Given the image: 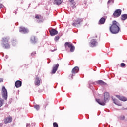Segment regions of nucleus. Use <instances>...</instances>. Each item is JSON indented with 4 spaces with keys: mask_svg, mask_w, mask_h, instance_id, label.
Instances as JSON below:
<instances>
[{
    "mask_svg": "<svg viewBox=\"0 0 127 127\" xmlns=\"http://www.w3.org/2000/svg\"><path fill=\"white\" fill-rule=\"evenodd\" d=\"M119 26H120L119 23L116 21H113L112 25L109 28L110 32L113 34H117V33H119L120 29V27Z\"/></svg>",
    "mask_w": 127,
    "mask_h": 127,
    "instance_id": "obj_1",
    "label": "nucleus"
},
{
    "mask_svg": "<svg viewBox=\"0 0 127 127\" xmlns=\"http://www.w3.org/2000/svg\"><path fill=\"white\" fill-rule=\"evenodd\" d=\"M8 41H9V37H4L2 38L1 45L3 48H5L6 49L10 48V45H9Z\"/></svg>",
    "mask_w": 127,
    "mask_h": 127,
    "instance_id": "obj_2",
    "label": "nucleus"
},
{
    "mask_svg": "<svg viewBox=\"0 0 127 127\" xmlns=\"http://www.w3.org/2000/svg\"><path fill=\"white\" fill-rule=\"evenodd\" d=\"M110 97V94L109 92L104 93V101H101L100 99H96V102H97L99 105L101 106H105L106 105V103H107V101L109 100V98Z\"/></svg>",
    "mask_w": 127,
    "mask_h": 127,
    "instance_id": "obj_3",
    "label": "nucleus"
},
{
    "mask_svg": "<svg viewBox=\"0 0 127 127\" xmlns=\"http://www.w3.org/2000/svg\"><path fill=\"white\" fill-rule=\"evenodd\" d=\"M64 46L65 47L66 50H68V47L70 49L71 52H74L75 51V46L72 45V43L66 42L64 44Z\"/></svg>",
    "mask_w": 127,
    "mask_h": 127,
    "instance_id": "obj_4",
    "label": "nucleus"
},
{
    "mask_svg": "<svg viewBox=\"0 0 127 127\" xmlns=\"http://www.w3.org/2000/svg\"><path fill=\"white\" fill-rule=\"evenodd\" d=\"M83 22V19L78 18L75 20L74 22L72 24L75 27H79L81 25V23Z\"/></svg>",
    "mask_w": 127,
    "mask_h": 127,
    "instance_id": "obj_5",
    "label": "nucleus"
},
{
    "mask_svg": "<svg viewBox=\"0 0 127 127\" xmlns=\"http://www.w3.org/2000/svg\"><path fill=\"white\" fill-rule=\"evenodd\" d=\"M2 97L4 100H7V90L4 86L2 87Z\"/></svg>",
    "mask_w": 127,
    "mask_h": 127,
    "instance_id": "obj_6",
    "label": "nucleus"
},
{
    "mask_svg": "<svg viewBox=\"0 0 127 127\" xmlns=\"http://www.w3.org/2000/svg\"><path fill=\"white\" fill-rule=\"evenodd\" d=\"M98 46V42H97V40L96 39H92L89 42V46L90 47H96V46Z\"/></svg>",
    "mask_w": 127,
    "mask_h": 127,
    "instance_id": "obj_7",
    "label": "nucleus"
},
{
    "mask_svg": "<svg viewBox=\"0 0 127 127\" xmlns=\"http://www.w3.org/2000/svg\"><path fill=\"white\" fill-rule=\"evenodd\" d=\"M122 13V10L118 9H117L115 11V12L113 13V17H114L115 18H117V17H119L121 14Z\"/></svg>",
    "mask_w": 127,
    "mask_h": 127,
    "instance_id": "obj_8",
    "label": "nucleus"
},
{
    "mask_svg": "<svg viewBox=\"0 0 127 127\" xmlns=\"http://www.w3.org/2000/svg\"><path fill=\"white\" fill-rule=\"evenodd\" d=\"M49 32L51 36H54V35H56V34H58V31L55 30V29H52L51 30H50Z\"/></svg>",
    "mask_w": 127,
    "mask_h": 127,
    "instance_id": "obj_9",
    "label": "nucleus"
},
{
    "mask_svg": "<svg viewBox=\"0 0 127 127\" xmlns=\"http://www.w3.org/2000/svg\"><path fill=\"white\" fill-rule=\"evenodd\" d=\"M58 67H59V64H54L53 66V69L52 70V74H55L56 73V71H57V69H58Z\"/></svg>",
    "mask_w": 127,
    "mask_h": 127,
    "instance_id": "obj_10",
    "label": "nucleus"
},
{
    "mask_svg": "<svg viewBox=\"0 0 127 127\" xmlns=\"http://www.w3.org/2000/svg\"><path fill=\"white\" fill-rule=\"evenodd\" d=\"M19 31L21 33H28V29L23 27H21L19 29Z\"/></svg>",
    "mask_w": 127,
    "mask_h": 127,
    "instance_id": "obj_11",
    "label": "nucleus"
},
{
    "mask_svg": "<svg viewBox=\"0 0 127 127\" xmlns=\"http://www.w3.org/2000/svg\"><path fill=\"white\" fill-rule=\"evenodd\" d=\"M21 85H22V82L20 80H17L15 83L16 88H20Z\"/></svg>",
    "mask_w": 127,
    "mask_h": 127,
    "instance_id": "obj_12",
    "label": "nucleus"
},
{
    "mask_svg": "<svg viewBox=\"0 0 127 127\" xmlns=\"http://www.w3.org/2000/svg\"><path fill=\"white\" fill-rule=\"evenodd\" d=\"M78 72H79V67L78 66H75L72 70V76H74V74H76Z\"/></svg>",
    "mask_w": 127,
    "mask_h": 127,
    "instance_id": "obj_13",
    "label": "nucleus"
},
{
    "mask_svg": "<svg viewBox=\"0 0 127 127\" xmlns=\"http://www.w3.org/2000/svg\"><path fill=\"white\" fill-rule=\"evenodd\" d=\"M35 85L36 86H40V78L36 77L35 79Z\"/></svg>",
    "mask_w": 127,
    "mask_h": 127,
    "instance_id": "obj_14",
    "label": "nucleus"
},
{
    "mask_svg": "<svg viewBox=\"0 0 127 127\" xmlns=\"http://www.w3.org/2000/svg\"><path fill=\"white\" fill-rule=\"evenodd\" d=\"M11 122H12V118H11V117H7L4 120L5 124H8V123H11Z\"/></svg>",
    "mask_w": 127,
    "mask_h": 127,
    "instance_id": "obj_15",
    "label": "nucleus"
},
{
    "mask_svg": "<svg viewBox=\"0 0 127 127\" xmlns=\"http://www.w3.org/2000/svg\"><path fill=\"white\" fill-rule=\"evenodd\" d=\"M117 98L120 100V101H123V102H126L127 100V99L123 96H121L120 95H116Z\"/></svg>",
    "mask_w": 127,
    "mask_h": 127,
    "instance_id": "obj_16",
    "label": "nucleus"
},
{
    "mask_svg": "<svg viewBox=\"0 0 127 127\" xmlns=\"http://www.w3.org/2000/svg\"><path fill=\"white\" fill-rule=\"evenodd\" d=\"M53 3L56 5H60L62 3V1L61 0H54Z\"/></svg>",
    "mask_w": 127,
    "mask_h": 127,
    "instance_id": "obj_17",
    "label": "nucleus"
},
{
    "mask_svg": "<svg viewBox=\"0 0 127 127\" xmlns=\"http://www.w3.org/2000/svg\"><path fill=\"white\" fill-rule=\"evenodd\" d=\"M31 42L32 43H36V42H37V40L36 39L35 36H32L31 37Z\"/></svg>",
    "mask_w": 127,
    "mask_h": 127,
    "instance_id": "obj_18",
    "label": "nucleus"
},
{
    "mask_svg": "<svg viewBox=\"0 0 127 127\" xmlns=\"http://www.w3.org/2000/svg\"><path fill=\"white\" fill-rule=\"evenodd\" d=\"M97 84H99V85H103V86H106L107 83L104 82L103 80H98L96 81Z\"/></svg>",
    "mask_w": 127,
    "mask_h": 127,
    "instance_id": "obj_19",
    "label": "nucleus"
},
{
    "mask_svg": "<svg viewBox=\"0 0 127 127\" xmlns=\"http://www.w3.org/2000/svg\"><path fill=\"white\" fill-rule=\"evenodd\" d=\"M105 21H106V20L104 19V18L102 17L99 20V24H104V23H105Z\"/></svg>",
    "mask_w": 127,
    "mask_h": 127,
    "instance_id": "obj_20",
    "label": "nucleus"
},
{
    "mask_svg": "<svg viewBox=\"0 0 127 127\" xmlns=\"http://www.w3.org/2000/svg\"><path fill=\"white\" fill-rule=\"evenodd\" d=\"M127 19V14H124L121 16L122 20H126Z\"/></svg>",
    "mask_w": 127,
    "mask_h": 127,
    "instance_id": "obj_21",
    "label": "nucleus"
},
{
    "mask_svg": "<svg viewBox=\"0 0 127 127\" xmlns=\"http://www.w3.org/2000/svg\"><path fill=\"white\" fill-rule=\"evenodd\" d=\"M113 101L114 104H115V105H117V106H122V104L119 103H118V102H117V99H113Z\"/></svg>",
    "mask_w": 127,
    "mask_h": 127,
    "instance_id": "obj_22",
    "label": "nucleus"
},
{
    "mask_svg": "<svg viewBox=\"0 0 127 127\" xmlns=\"http://www.w3.org/2000/svg\"><path fill=\"white\" fill-rule=\"evenodd\" d=\"M35 18H36V19H38V20L37 21V22L39 23L41 22V20L40 19V17H39V15H36Z\"/></svg>",
    "mask_w": 127,
    "mask_h": 127,
    "instance_id": "obj_23",
    "label": "nucleus"
},
{
    "mask_svg": "<svg viewBox=\"0 0 127 127\" xmlns=\"http://www.w3.org/2000/svg\"><path fill=\"white\" fill-rule=\"evenodd\" d=\"M3 104H4V100L3 99H0V108L2 107Z\"/></svg>",
    "mask_w": 127,
    "mask_h": 127,
    "instance_id": "obj_24",
    "label": "nucleus"
},
{
    "mask_svg": "<svg viewBox=\"0 0 127 127\" xmlns=\"http://www.w3.org/2000/svg\"><path fill=\"white\" fill-rule=\"evenodd\" d=\"M34 108L35 109H36V110H37V111H38L39 109H40V107L39 106V105H35Z\"/></svg>",
    "mask_w": 127,
    "mask_h": 127,
    "instance_id": "obj_25",
    "label": "nucleus"
},
{
    "mask_svg": "<svg viewBox=\"0 0 127 127\" xmlns=\"http://www.w3.org/2000/svg\"><path fill=\"white\" fill-rule=\"evenodd\" d=\"M120 120H122V121L124 120L125 119V116L122 115L120 117Z\"/></svg>",
    "mask_w": 127,
    "mask_h": 127,
    "instance_id": "obj_26",
    "label": "nucleus"
},
{
    "mask_svg": "<svg viewBox=\"0 0 127 127\" xmlns=\"http://www.w3.org/2000/svg\"><path fill=\"white\" fill-rule=\"evenodd\" d=\"M53 126L54 127H58V124L56 122H54L53 123Z\"/></svg>",
    "mask_w": 127,
    "mask_h": 127,
    "instance_id": "obj_27",
    "label": "nucleus"
},
{
    "mask_svg": "<svg viewBox=\"0 0 127 127\" xmlns=\"http://www.w3.org/2000/svg\"><path fill=\"white\" fill-rule=\"evenodd\" d=\"M12 42V45H13V46H15V44H16V41L13 40Z\"/></svg>",
    "mask_w": 127,
    "mask_h": 127,
    "instance_id": "obj_28",
    "label": "nucleus"
},
{
    "mask_svg": "<svg viewBox=\"0 0 127 127\" xmlns=\"http://www.w3.org/2000/svg\"><path fill=\"white\" fill-rule=\"evenodd\" d=\"M111 2H112V3H114V0H109L108 1V4L111 3Z\"/></svg>",
    "mask_w": 127,
    "mask_h": 127,
    "instance_id": "obj_29",
    "label": "nucleus"
},
{
    "mask_svg": "<svg viewBox=\"0 0 127 127\" xmlns=\"http://www.w3.org/2000/svg\"><path fill=\"white\" fill-rule=\"evenodd\" d=\"M59 38H60L59 36H56L55 37V40H58V39H59Z\"/></svg>",
    "mask_w": 127,
    "mask_h": 127,
    "instance_id": "obj_30",
    "label": "nucleus"
},
{
    "mask_svg": "<svg viewBox=\"0 0 127 127\" xmlns=\"http://www.w3.org/2000/svg\"><path fill=\"white\" fill-rule=\"evenodd\" d=\"M125 63H122L121 64V67H125Z\"/></svg>",
    "mask_w": 127,
    "mask_h": 127,
    "instance_id": "obj_31",
    "label": "nucleus"
},
{
    "mask_svg": "<svg viewBox=\"0 0 127 127\" xmlns=\"http://www.w3.org/2000/svg\"><path fill=\"white\" fill-rule=\"evenodd\" d=\"M35 54H36V53H35V52H33L31 53V55H32V56L35 55Z\"/></svg>",
    "mask_w": 127,
    "mask_h": 127,
    "instance_id": "obj_32",
    "label": "nucleus"
},
{
    "mask_svg": "<svg viewBox=\"0 0 127 127\" xmlns=\"http://www.w3.org/2000/svg\"><path fill=\"white\" fill-rule=\"evenodd\" d=\"M1 82H3V79L0 78V83H1Z\"/></svg>",
    "mask_w": 127,
    "mask_h": 127,
    "instance_id": "obj_33",
    "label": "nucleus"
},
{
    "mask_svg": "<svg viewBox=\"0 0 127 127\" xmlns=\"http://www.w3.org/2000/svg\"><path fill=\"white\" fill-rule=\"evenodd\" d=\"M2 6H3V5H2L1 4H0V9L2 7Z\"/></svg>",
    "mask_w": 127,
    "mask_h": 127,
    "instance_id": "obj_34",
    "label": "nucleus"
},
{
    "mask_svg": "<svg viewBox=\"0 0 127 127\" xmlns=\"http://www.w3.org/2000/svg\"><path fill=\"white\" fill-rule=\"evenodd\" d=\"M70 2H73L74 1V0H69Z\"/></svg>",
    "mask_w": 127,
    "mask_h": 127,
    "instance_id": "obj_35",
    "label": "nucleus"
},
{
    "mask_svg": "<svg viewBox=\"0 0 127 127\" xmlns=\"http://www.w3.org/2000/svg\"><path fill=\"white\" fill-rule=\"evenodd\" d=\"M2 126V123H0V127Z\"/></svg>",
    "mask_w": 127,
    "mask_h": 127,
    "instance_id": "obj_36",
    "label": "nucleus"
},
{
    "mask_svg": "<svg viewBox=\"0 0 127 127\" xmlns=\"http://www.w3.org/2000/svg\"><path fill=\"white\" fill-rule=\"evenodd\" d=\"M76 7V6H75V5H74L73 6V8H75Z\"/></svg>",
    "mask_w": 127,
    "mask_h": 127,
    "instance_id": "obj_37",
    "label": "nucleus"
},
{
    "mask_svg": "<svg viewBox=\"0 0 127 127\" xmlns=\"http://www.w3.org/2000/svg\"><path fill=\"white\" fill-rule=\"evenodd\" d=\"M26 127H28V124H27Z\"/></svg>",
    "mask_w": 127,
    "mask_h": 127,
    "instance_id": "obj_38",
    "label": "nucleus"
}]
</instances>
